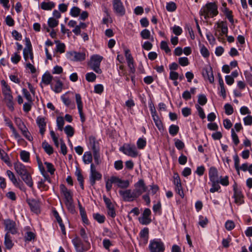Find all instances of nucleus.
I'll list each match as a JSON object with an SVG mask.
<instances>
[{"label": "nucleus", "instance_id": "obj_1", "mask_svg": "<svg viewBox=\"0 0 252 252\" xmlns=\"http://www.w3.org/2000/svg\"><path fill=\"white\" fill-rule=\"evenodd\" d=\"M218 14V6L215 2H208L203 6L199 11L201 16L207 20L213 18Z\"/></svg>", "mask_w": 252, "mask_h": 252}, {"label": "nucleus", "instance_id": "obj_2", "mask_svg": "<svg viewBox=\"0 0 252 252\" xmlns=\"http://www.w3.org/2000/svg\"><path fill=\"white\" fill-rule=\"evenodd\" d=\"M60 188L61 192L64 197L65 205L69 210L73 211L74 210V206L72 192L70 190L68 189L63 184L60 185Z\"/></svg>", "mask_w": 252, "mask_h": 252}, {"label": "nucleus", "instance_id": "obj_3", "mask_svg": "<svg viewBox=\"0 0 252 252\" xmlns=\"http://www.w3.org/2000/svg\"><path fill=\"white\" fill-rule=\"evenodd\" d=\"M102 59V57L97 55H93L91 58L90 66L96 73L101 74L102 72L100 64Z\"/></svg>", "mask_w": 252, "mask_h": 252}, {"label": "nucleus", "instance_id": "obj_4", "mask_svg": "<svg viewBox=\"0 0 252 252\" xmlns=\"http://www.w3.org/2000/svg\"><path fill=\"white\" fill-rule=\"evenodd\" d=\"M149 248L150 252H163L164 246L163 243L159 239H154L150 242Z\"/></svg>", "mask_w": 252, "mask_h": 252}, {"label": "nucleus", "instance_id": "obj_5", "mask_svg": "<svg viewBox=\"0 0 252 252\" xmlns=\"http://www.w3.org/2000/svg\"><path fill=\"white\" fill-rule=\"evenodd\" d=\"M120 150L125 154L133 158L136 157L138 155V152L134 145L125 144Z\"/></svg>", "mask_w": 252, "mask_h": 252}, {"label": "nucleus", "instance_id": "obj_6", "mask_svg": "<svg viewBox=\"0 0 252 252\" xmlns=\"http://www.w3.org/2000/svg\"><path fill=\"white\" fill-rule=\"evenodd\" d=\"M66 57L70 61L78 62L84 61L86 58V54L84 52H77L71 51L66 53Z\"/></svg>", "mask_w": 252, "mask_h": 252}, {"label": "nucleus", "instance_id": "obj_7", "mask_svg": "<svg viewBox=\"0 0 252 252\" xmlns=\"http://www.w3.org/2000/svg\"><path fill=\"white\" fill-rule=\"evenodd\" d=\"M3 223L5 230L7 231L6 233L15 234L17 233V228L14 221L10 219H6L4 220Z\"/></svg>", "mask_w": 252, "mask_h": 252}, {"label": "nucleus", "instance_id": "obj_8", "mask_svg": "<svg viewBox=\"0 0 252 252\" xmlns=\"http://www.w3.org/2000/svg\"><path fill=\"white\" fill-rule=\"evenodd\" d=\"M135 189L133 190L137 198L140 196L147 189V187L146 186L143 179L139 180L134 184Z\"/></svg>", "mask_w": 252, "mask_h": 252}, {"label": "nucleus", "instance_id": "obj_9", "mask_svg": "<svg viewBox=\"0 0 252 252\" xmlns=\"http://www.w3.org/2000/svg\"><path fill=\"white\" fill-rule=\"evenodd\" d=\"M119 192L125 201H132L137 198L133 190L132 191L131 189L120 190Z\"/></svg>", "mask_w": 252, "mask_h": 252}, {"label": "nucleus", "instance_id": "obj_10", "mask_svg": "<svg viewBox=\"0 0 252 252\" xmlns=\"http://www.w3.org/2000/svg\"><path fill=\"white\" fill-rule=\"evenodd\" d=\"M26 41L27 46L23 50L24 58L27 62H28L29 59H30L33 63V55L32 52V46L28 39H27Z\"/></svg>", "mask_w": 252, "mask_h": 252}, {"label": "nucleus", "instance_id": "obj_11", "mask_svg": "<svg viewBox=\"0 0 252 252\" xmlns=\"http://www.w3.org/2000/svg\"><path fill=\"white\" fill-rule=\"evenodd\" d=\"M101 177V174L96 171L94 164H91L90 176V181L91 185L94 186L95 183V181L100 180Z\"/></svg>", "mask_w": 252, "mask_h": 252}, {"label": "nucleus", "instance_id": "obj_12", "mask_svg": "<svg viewBox=\"0 0 252 252\" xmlns=\"http://www.w3.org/2000/svg\"><path fill=\"white\" fill-rule=\"evenodd\" d=\"M113 5L117 14L121 16L125 14V9L121 0H113Z\"/></svg>", "mask_w": 252, "mask_h": 252}, {"label": "nucleus", "instance_id": "obj_13", "mask_svg": "<svg viewBox=\"0 0 252 252\" xmlns=\"http://www.w3.org/2000/svg\"><path fill=\"white\" fill-rule=\"evenodd\" d=\"M72 242L75 247L77 252H83L87 250V248L83 247L82 241L78 237L72 240Z\"/></svg>", "mask_w": 252, "mask_h": 252}, {"label": "nucleus", "instance_id": "obj_14", "mask_svg": "<svg viewBox=\"0 0 252 252\" xmlns=\"http://www.w3.org/2000/svg\"><path fill=\"white\" fill-rule=\"evenodd\" d=\"M28 204L31 207V210L34 213L38 214L40 213V204L39 202L34 199L28 200Z\"/></svg>", "mask_w": 252, "mask_h": 252}, {"label": "nucleus", "instance_id": "obj_15", "mask_svg": "<svg viewBox=\"0 0 252 252\" xmlns=\"http://www.w3.org/2000/svg\"><path fill=\"white\" fill-rule=\"evenodd\" d=\"M233 190L234 192L233 196L235 198V202L238 205L242 204L244 202L243 196L241 192L237 189L235 185L233 186Z\"/></svg>", "mask_w": 252, "mask_h": 252}, {"label": "nucleus", "instance_id": "obj_16", "mask_svg": "<svg viewBox=\"0 0 252 252\" xmlns=\"http://www.w3.org/2000/svg\"><path fill=\"white\" fill-rule=\"evenodd\" d=\"M14 167L17 173L20 176L24 175L25 174L28 172L25 165L19 162L15 163Z\"/></svg>", "mask_w": 252, "mask_h": 252}, {"label": "nucleus", "instance_id": "obj_17", "mask_svg": "<svg viewBox=\"0 0 252 252\" xmlns=\"http://www.w3.org/2000/svg\"><path fill=\"white\" fill-rule=\"evenodd\" d=\"M36 122L39 128V132L40 134L41 135H43L45 131V126L46 125L45 118L44 117L39 116L37 118Z\"/></svg>", "mask_w": 252, "mask_h": 252}, {"label": "nucleus", "instance_id": "obj_18", "mask_svg": "<svg viewBox=\"0 0 252 252\" xmlns=\"http://www.w3.org/2000/svg\"><path fill=\"white\" fill-rule=\"evenodd\" d=\"M209 177L211 182H219L218 170L214 167H211L209 169Z\"/></svg>", "mask_w": 252, "mask_h": 252}, {"label": "nucleus", "instance_id": "obj_19", "mask_svg": "<svg viewBox=\"0 0 252 252\" xmlns=\"http://www.w3.org/2000/svg\"><path fill=\"white\" fill-rule=\"evenodd\" d=\"M115 181L118 187L122 189L127 188L129 186V182L128 180H123L117 176H115Z\"/></svg>", "mask_w": 252, "mask_h": 252}, {"label": "nucleus", "instance_id": "obj_20", "mask_svg": "<svg viewBox=\"0 0 252 252\" xmlns=\"http://www.w3.org/2000/svg\"><path fill=\"white\" fill-rule=\"evenodd\" d=\"M218 28L221 29V34H225V35H227L228 28L225 25L223 22L218 23ZM219 32V31H216L215 33V36L217 37L218 39L220 38V34H221V33H218V32Z\"/></svg>", "mask_w": 252, "mask_h": 252}, {"label": "nucleus", "instance_id": "obj_21", "mask_svg": "<svg viewBox=\"0 0 252 252\" xmlns=\"http://www.w3.org/2000/svg\"><path fill=\"white\" fill-rule=\"evenodd\" d=\"M21 177L27 186L31 188L33 187V183L32 178L28 172L25 174L24 175H22Z\"/></svg>", "mask_w": 252, "mask_h": 252}, {"label": "nucleus", "instance_id": "obj_22", "mask_svg": "<svg viewBox=\"0 0 252 252\" xmlns=\"http://www.w3.org/2000/svg\"><path fill=\"white\" fill-rule=\"evenodd\" d=\"M19 128L21 129L23 135L29 141L32 140V137L31 136V133L28 131L27 128L25 126L22 124V125H20Z\"/></svg>", "mask_w": 252, "mask_h": 252}, {"label": "nucleus", "instance_id": "obj_23", "mask_svg": "<svg viewBox=\"0 0 252 252\" xmlns=\"http://www.w3.org/2000/svg\"><path fill=\"white\" fill-rule=\"evenodd\" d=\"M4 100L6 103L7 106L11 111L14 110V101L13 98L11 94L4 96Z\"/></svg>", "mask_w": 252, "mask_h": 252}, {"label": "nucleus", "instance_id": "obj_24", "mask_svg": "<svg viewBox=\"0 0 252 252\" xmlns=\"http://www.w3.org/2000/svg\"><path fill=\"white\" fill-rule=\"evenodd\" d=\"M0 83L2 87V92L4 96L11 94L10 88L6 82L2 80L0 81Z\"/></svg>", "mask_w": 252, "mask_h": 252}, {"label": "nucleus", "instance_id": "obj_25", "mask_svg": "<svg viewBox=\"0 0 252 252\" xmlns=\"http://www.w3.org/2000/svg\"><path fill=\"white\" fill-rule=\"evenodd\" d=\"M53 214L60 226V227H61V229L63 234L65 235L66 234L65 229L64 225H63V223L61 218L60 217V216L57 211H54Z\"/></svg>", "mask_w": 252, "mask_h": 252}, {"label": "nucleus", "instance_id": "obj_26", "mask_svg": "<svg viewBox=\"0 0 252 252\" xmlns=\"http://www.w3.org/2000/svg\"><path fill=\"white\" fill-rule=\"evenodd\" d=\"M203 75L205 78H207L211 83L214 82V77L211 68L209 70L206 69L205 71L203 72Z\"/></svg>", "mask_w": 252, "mask_h": 252}, {"label": "nucleus", "instance_id": "obj_27", "mask_svg": "<svg viewBox=\"0 0 252 252\" xmlns=\"http://www.w3.org/2000/svg\"><path fill=\"white\" fill-rule=\"evenodd\" d=\"M149 229L148 228H144L140 232L141 241L146 244L148 240Z\"/></svg>", "mask_w": 252, "mask_h": 252}, {"label": "nucleus", "instance_id": "obj_28", "mask_svg": "<svg viewBox=\"0 0 252 252\" xmlns=\"http://www.w3.org/2000/svg\"><path fill=\"white\" fill-rule=\"evenodd\" d=\"M55 6V4L52 1H44L40 4L41 8L45 10H51Z\"/></svg>", "mask_w": 252, "mask_h": 252}, {"label": "nucleus", "instance_id": "obj_29", "mask_svg": "<svg viewBox=\"0 0 252 252\" xmlns=\"http://www.w3.org/2000/svg\"><path fill=\"white\" fill-rule=\"evenodd\" d=\"M4 245L7 249H10L13 246L10 234L6 233L4 237Z\"/></svg>", "mask_w": 252, "mask_h": 252}, {"label": "nucleus", "instance_id": "obj_30", "mask_svg": "<svg viewBox=\"0 0 252 252\" xmlns=\"http://www.w3.org/2000/svg\"><path fill=\"white\" fill-rule=\"evenodd\" d=\"M152 117L158 130L160 131L162 130L163 129V125L158 115H154Z\"/></svg>", "mask_w": 252, "mask_h": 252}, {"label": "nucleus", "instance_id": "obj_31", "mask_svg": "<svg viewBox=\"0 0 252 252\" xmlns=\"http://www.w3.org/2000/svg\"><path fill=\"white\" fill-rule=\"evenodd\" d=\"M6 174H7V175L8 177L9 180L12 182V183L16 187H18L19 186V183L17 181V180L14 174V173L10 170H7L6 171Z\"/></svg>", "mask_w": 252, "mask_h": 252}, {"label": "nucleus", "instance_id": "obj_32", "mask_svg": "<svg viewBox=\"0 0 252 252\" xmlns=\"http://www.w3.org/2000/svg\"><path fill=\"white\" fill-rule=\"evenodd\" d=\"M0 158L7 165L11 166V163L8 155L3 150L0 153Z\"/></svg>", "mask_w": 252, "mask_h": 252}, {"label": "nucleus", "instance_id": "obj_33", "mask_svg": "<svg viewBox=\"0 0 252 252\" xmlns=\"http://www.w3.org/2000/svg\"><path fill=\"white\" fill-rule=\"evenodd\" d=\"M42 147L48 155H50L53 154V149L47 142L44 141L42 144Z\"/></svg>", "mask_w": 252, "mask_h": 252}, {"label": "nucleus", "instance_id": "obj_34", "mask_svg": "<svg viewBox=\"0 0 252 252\" xmlns=\"http://www.w3.org/2000/svg\"><path fill=\"white\" fill-rule=\"evenodd\" d=\"M115 176H112L106 181V189L107 191H109L112 188V184L115 183Z\"/></svg>", "mask_w": 252, "mask_h": 252}, {"label": "nucleus", "instance_id": "obj_35", "mask_svg": "<svg viewBox=\"0 0 252 252\" xmlns=\"http://www.w3.org/2000/svg\"><path fill=\"white\" fill-rule=\"evenodd\" d=\"M52 76L49 73L44 74L42 78V82L45 85L50 84L52 80Z\"/></svg>", "mask_w": 252, "mask_h": 252}, {"label": "nucleus", "instance_id": "obj_36", "mask_svg": "<svg viewBox=\"0 0 252 252\" xmlns=\"http://www.w3.org/2000/svg\"><path fill=\"white\" fill-rule=\"evenodd\" d=\"M83 161L85 164H89L92 161V155L90 152L85 153L83 156Z\"/></svg>", "mask_w": 252, "mask_h": 252}, {"label": "nucleus", "instance_id": "obj_37", "mask_svg": "<svg viewBox=\"0 0 252 252\" xmlns=\"http://www.w3.org/2000/svg\"><path fill=\"white\" fill-rule=\"evenodd\" d=\"M59 24V21L54 18H49L48 20V25L49 28H54Z\"/></svg>", "mask_w": 252, "mask_h": 252}, {"label": "nucleus", "instance_id": "obj_38", "mask_svg": "<svg viewBox=\"0 0 252 252\" xmlns=\"http://www.w3.org/2000/svg\"><path fill=\"white\" fill-rule=\"evenodd\" d=\"M179 130V127L178 126L172 125L169 127V132L172 136H175L178 133Z\"/></svg>", "mask_w": 252, "mask_h": 252}, {"label": "nucleus", "instance_id": "obj_39", "mask_svg": "<svg viewBox=\"0 0 252 252\" xmlns=\"http://www.w3.org/2000/svg\"><path fill=\"white\" fill-rule=\"evenodd\" d=\"M80 213L82 218V221L86 224H88L89 220L87 219L85 209L81 206L80 207Z\"/></svg>", "mask_w": 252, "mask_h": 252}, {"label": "nucleus", "instance_id": "obj_40", "mask_svg": "<svg viewBox=\"0 0 252 252\" xmlns=\"http://www.w3.org/2000/svg\"><path fill=\"white\" fill-rule=\"evenodd\" d=\"M21 159L24 162H28L30 159V153L26 151H22L20 153Z\"/></svg>", "mask_w": 252, "mask_h": 252}, {"label": "nucleus", "instance_id": "obj_41", "mask_svg": "<svg viewBox=\"0 0 252 252\" xmlns=\"http://www.w3.org/2000/svg\"><path fill=\"white\" fill-rule=\"evenodd\" d=\"M64 130L65 133L66 134L67 136L72 137L74 134V129L70 125L66 126L64 128Z\"/></svg>", "mask_w": 252, "mask_h": 252}, {"label": "nucleus", "instance_id": "obj_42", "mask_svg": "<svg viewBox=\"0 0 252 252\" xmlns=\"http://www.w3.org/2000/svg\"><path fill=\"white\" fill-rule=\"evenodd\" d=\"M63 89V83L60 80H58L54 86V91L57 93H60L62 91Z\"/></svg>", "mask_w": 252, "mask_h": 252}, {"label": "nucleus", "instance_id": "obj_43", "mask_svg": "<svg viewBox=\"0 0 252 252\" xmlns=\"http://www.w3.org/2000/svg\"><path fill=\"white\" fill-rule=\"evenodd\" d=\"M57 124L59 129L62 131L64 124V120L63 117H58L57 119Z\"/></svg>", "mask_w": 252, "mask_h": 252}, {"label": "nucleus", "instance_id": "obj_44", "mask_svg": "<svg viewBox=\"0 0 252 252\" xmlns=\"http://www.w3.org/2000/svg\"><path fill=\"white\" fill-rule=\"evenodd\" d=\"M166 8L167 11L173 12L176 9L177 6L175 3L174 2H170L167 3Z\"/></svg>", "mask_w": 252, "mask_h": 252}, {"label": "nucleus", "instance_id": "obj_45", "mask_svg": "<svg viewBox=\"0 0 252 252\" xmlns=\"http://www.w3.org/2000/svg\"><path fill=\"white\" fill-rule=\"evenodd\" d=\"M146 145V141L145 139L140 138L137 142V146L138 149H143Z\"/></svg>", "mask_w": 252, "mask_h": 252}, {"label": "nucleus", "instance_id": "obj_46", "mask_svg": "<svg viewBox=\"0 0 252 252\" xmlns=\"http://www.w3.org/2000/svg\"><path fill=\"white\" fill-rule=\"evenodd\" d=\"M93 217L94 218L100 223L104 222L105 220L104 216L101 215L98 213L94 214Z\"/></svg>", "mask_w": 252, "mask_h": 252}, {"label": "nucleus", "instance_id": "obj_47", "mask_svg": "<svg viewBox=\"0 0 252 252\" xmlns=\"http://www.w3.org/2000/svg\"><path fill=\"white\" fill-rule=\"evenodd\" d=\"M208 222V220L206 217H204L203 216H200L199 218V222L198 224L202 226V227H204Z\"/></svg>", "mask_w": 252, "mask_h": 252}, {"label": "nucleus", "instance_id": "obj_48", "mask_svg": "<svg viewBox=\"0 0 252 252\" xmlns=\"http://www.w3.org/2000/svg\"><path fill=\"white\" fill-rule=\"evenodd\" d=\"M96 78V75L93 72L88 73L86 74V79L88 82H94Z\"/></svg>", "mask_w": 252, "mask_h": 252}, {"label": "nucleus", "instance_id": "obj_49", "mask_svg": "<svg viewBox=\"0 0 252 252\" xmlns=\"http://www.w3.org/2000/svg\"><path fill=\"white\" fill-rule=\"evenodd\" d=\"M160 48L164 50L166 53H169L171 50L168 47V44L166 41H162L160 43Z\"/></svg>", "mask_w": 252, "mask_h": 252}, {"label": "nucleus", "instance_id": "obj_50", "mask_svg": "<svg viewBox=\"0 0 252 252\" xmlns=\"http://www.w3.org/2000/svg\"><path fill=\"white\" fill-rule=\"evenodd\" d=\"M44 164L46 165L47 171L51 174L53 175L54 173L55 169L54 165L50 162H45Z\"/></svg>", "mask_w": 252, "mask_h": 252}, {"label": "nucleus", "instance_id": "obj_51", "mask_svg": "<svg viewBox=\"0 0 252 252\" xmlns=\"http://www.w3.org/2000/svg\"><path fill=\"white\" fill-rule=\"evenodd\" d=\"M224 14L226 17L227 18L230 22L232 24L234 23L233 16L232 14V11L229 10L227 8H225L224 10Z\"/></svg>", "mask_w": 252, "mask_h": 252}, {"label": "nucleus", "instance_id": "obj_52", "mask_svg": "<svg viewBox=\"0 0 252 252\" xmlns=\"http://www.w3.org/2000/svg\"><path fill=\"white\" fill-rule=\"evenodd\" d=\"M80 9L76 6L72 7L70 10V15L74 17H77L80 13Z\"/></svg>", "mask_w": 252, "mask_h": 252}, {"label": "nucleus", "instance_id": "obj_53", "mask_svg": "<svg viewBox=\"0 0 252 252\" xmlns=\"http://www.w3.org/2000/svg\"><path fill=\"white\" fill-rule=\"evenodd\" d=\"M219 183V182H212V188L210 189L211 192L214 193L219 190L220 189Z\"/></svg>", "mask_w": 252, "mask_h": 252}, {"label": "nucleus", "instance_id": "obj_54", "mask_svg": "<svg viewBox=\"0 0 252 252\" xmlns=\"http://www.w3.org/2000/svg\"><path fill=\"white\" fill-rule=\"evenodd\" d=\"M76 101L78 109H83V104L81 100V97L79 94H75Z\"/></svg>", "mask_w": 252, "mask_h": 252}, {"label": "nucleus", "instance_id": "obj_55", "mask_svg": "<svg viewBox=\"0 0 252 252\" xmlns=\"http://www.w3.org/2000/svg\"><path fill=\"white\" fill-rule=\"evenodd\" d=\"M207 101V99L204 94H199L198 95V102L201 105H205Z\"/></svg>", "mask_w": 252, "mask_h": 252}, {"label": "nucleus", "instance_id": "obj_56", "mask_svg": "<svg viewBox=\"0 0 252 252\" xmlns=\"http://www.w3.org/2000/svg\"><path fill=\"white\" fill-rule=\"evenodd\" d=\"M127 65L129 68V72L132 74L135 72V68L133 64V59L129 60H127Z\"/></svg>", "mask_w": 252, "mask_h": 252}, {"label": "nucleus", "instance_id": "obj_57", "mask_svg": "<svg viewBox=\"0 0 252 252\" xmlns=\"http://www.w3.org/2000/svg\"><path fill=\"white\" fill-rule=\"evenodd\" d=\"M140 35L143 39H146L150 38L151 33L148 30L144 29L141 31Z\"/></svg>", "mask_w": 252, "mask_h": 252}, {"label": "nucleus", "instance_id": "obj_58", "mask_svg": "<svg viewBox=\"0 0 252 252\" xmlns=\"http://www.w3.org/2000/svg\"><path fill=\"white\" fill-rule=\"evenodd\" d=\"M231 136L233 140V141L235 145H237L239 143V140L237 135L235 132V131L233 128L231 129Z\"/></svg>", "mask_w": 252, "mask_h": 252}, {"label": "nucleus", "instance_id": "obj_59", "mask_svg": "<svg viewBox=\"0 0 252 252\" xmlns=\"http://www.w3.org/2000/svg\"><path fill=\"white\" fill-rule=\"evenodd\" d=\"M179 64L183 66H187L189 64V60L187 57H181L179 58Z\"/></svg>", "mask_w": 252, "mask_h": 252}, {"label": "nucleus", "instance_id": "obj_60", "mask_svg": "<svg viewBox=\"0 0 252 252\" xmlns=\"http://www.w3.org/2000/svg\"><path fill=\"white\" fill-rule=\"evenodd\" d=\"M195 107L197 109L198 115L202 119L205 118V114L204 112L203 109L198 104L195 105Z\"/></svg>", "mask_w": 252, "mask_h": 252}, {"label": "nucleus", "instance_id": "obj_61", "mask_svg": "<svg viewBox=\"0 0 252 252\" xmlns=\"http://www.w3.org/2000/svg\"><path fill=\"white\" fill-rule=\"evenodd\" d=\"M139 222L144 225L149 224L151 222V220L150 218H146L142 217L139 219Z\"/></svg>", "mask_w": 252, "mask_h": 252}, {"label": "nucleus", "instance_id": "obj_62", "mask_svg": "<svg viewBox=\"0 0 252 252\" xmlns=\"http://www.w3.org/2000/svg\"><path fill=\"white\" fill-rule=\"evenodd\" d=\"M175 190L176 192L182 197L184 198V193L183 192L182 185L175 186Z\"/></svg>", "mask_w": 252, "mask_h": 252}, {"label": "nucleus", "instance_id": "obj_63", "mask_svg": "<svg viewBox=\"0 0 252 252\" xmlns=\"http://www.w3.org/2000/svg\"><path fill=\"white\" fill-rule=\"evenodd\" d=\"M225 228L228 230H231L234 228V223L231 220H227L225 224Z\"/></svg>", "mask_w": 252, "mask_h": 252}, {"label": "nucleus", "instance_id": "obj_64", "mask_svg": "<svg viewBox=\"0 0 252 252\" xmlns=\"http://www.w3.org/2000/svg\"><path fill=\"white\" fill-rule=\"evenodd\" d=\"M225 113L227 115H231L233 112V109L232 106L229 104H226L224 105Z\"/></svg>", "mask_w": 252, "mask_h": 252}]
</instances>
